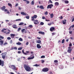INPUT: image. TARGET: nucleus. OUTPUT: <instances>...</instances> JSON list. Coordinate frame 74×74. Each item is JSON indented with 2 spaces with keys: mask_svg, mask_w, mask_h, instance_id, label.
<instances>
[{
  "mask_svg": "<svg viewBox=\"0 0 74 74\" xmlns=\"http://www.w3.org/2000/svg\"><path fill=\"white\" fill-rule=\"evenodd\" d=\"M37 18V16L36 15H34V16L32 17H31V21H33V22H34V23L35 25H37V23H38V20H34V19H36ZM36 22H38V23H36Z\"/></svg>",
  "mask_w": 74,
  "mask_h": 74,
  "instance_id": "obj_1",
  "label": "nucleus"
},
{
  "mask_svg": "<svg viewBox=\"0 0 74 74\" xmlns=\"http://www.w3.org/2000/svg\"><path fill=\"white\" fill-rule=\"evenodd\" d=\"M24 66L25 70L27 71H31V68L29 66L27 65L26 64H24Z\"/></svg>",
  "mask_w": 74,
  "mask_h": 74,
  "instance_id": "obj_2",
  "label": "nucleus"
},
{
  "mask_svg": "<svg viewBox=\"0 0 74 74\" xmlns=\"http://www.w3.org/2000/svg\"><path fill=\"white\" fill-rule=\"evenodd\" d=\"M4 61L0 59V66H1L2 67H3L4 66Z\"/></svg>",
  "mask_w": 74,
  "mask_h": 74,
  "instance_id": "obj_3",
  "label": "nucleus"
},
{
  "mask_svg": "<svg viewBox=\"0 0 74 74\" xmlns=\"http://www.w3.org/2000/svg\"><path fill=\"white\" fill-rule=\"evenodd\" d=\"M49 71V69L47 68H45L43 69L42 71L43 72H47Z\"/></svg>",
  "mask_w": 74,
  "mask_h": 74,
  "instance_id": "obj_4",
  "label": "nucleus"
},
{
  "mask_svg": "<svg viewBox=\"0 0 74 74\" xmlns=\"http://www.w3.org/2000/svg\"><path fill=\"white\" fill-rule=\"evenodd\" d=\"M53 5L52 4H51L50 5H49L47 7V9H49V8H50V9H51V8H52V7H53Z\"/></svg>",
  "mask_w": 74,
  "mask_h": 74,
  "instance_id": "obj_5",
  "label": "nucleus"
},
{
  "mask_svg": "<svg viewBox=\"0 0 74 74\" xmlns=\"http://www.w3.org/2000/svg\"><path fill=\"white\" fill-rule=\"evenodd\" d=\"M12 66L13 67V70H18V68L16 67L15 66L12 65Z\"/></svg>",
  "mask_w": 74,
  "mask_h": 74,
  "instance_id": "obj_6",
  "label": "nucleus"
},
{
  "mask_svg": "<svg viewBox=\"0 0 74 74\" xmlns=\"http://www.w3.org/2000/svg\"><path fill=\"white\" fill-rule=\"evenodd\" d=\"M50 31L51 32H54L55 31V28L54 27H51L50 28Z\"/></svg>",
  "mask_w": 74,
  "mask_h": 74,
  "instance_id": "obj_7",
  "label": "nucleus"
},
{
  "mask_svg": "<svg viewBox=\"0 0 74 74\" xmlns=\"http://www.w3.org/2000/svg\"><path fill=\"white\" fill-rule=\"evenodd\" d=\"M0 45L2 46L4 44V40H0Z\"/></svg>",
  "mask_w": 74,
  "mask_h": 74,
  "instance_id": "obj_8",
  "label": "nucleus"
},
{
  "mask_svg": "<svg viewBox=\"0 0 74 74\" xmlns=\"http://www.w3.org/2000/svg\"><path fill=\"white\" fill-rule=\"evenodd\" d=\"M15 34H10L11 37L12 38H14V37H15Z\"/></svg>",
  "mask_w": 74,
  "mask_h": 74,
  "instance_id": "obj_9",
  "label": "nucleus"
},
{
  "mask_svg": "<svg viewBox=\"0 0 74 74\" xmlns=\"http://www.w3.org/2000/svg\"><path fill=\"white\" fill-rule=\"evenodd\" d=\"M36 47L37 48H38V49H39L40 48H41V46H40V45L39 44H37Z\"/></svg>",
  "mask_w": 74,
  "mask_h": 74,
  "instance_id": "obj_10",
  "label": "nucleus"
},
{
  "mask_svg": "<svg viewBox=\"0 0 74 74\" xmlns=\"http://www.w3.org/2000/svg\"><path fill=\"white\" fill-rule=\"evenodd\" d=\"M34 58V56H33L32 57H29L28 58V60H32Z\"/></svg>",
  "mask_w": 74,
  "mask_h": 74,
  "instance_id": "obj_11",
  "label": "nucleus"
},
{
  "mask_svg": "<svg viewBox=\"0 0 74 74\" xmlns=\"http://www.w3.org/2000/svg\"><path fill=\"white\" fill-rule=\"evenodd\" d=\"M24 24V23H19L18 24L19 26H22V25H26V24H25L24 25H23Z\"/></svg>",
  "mask_w": 74,
  "mask_h": 74,
  "instance_id": "obj_12",
  "label": "nucleus"
},
{
  "mask_svg": "<svg viewBox=\"0 0 74 74\" xmlns=\"http://www.w3.org/2000/svg\"><path fill=\"white\" fill-rule=\"evenodd\" d=\"M71 51H72V49H68L67 52L68 53H71Z\"/></svg>",
  "mask_w": 74,
  "mask_h": 74,
  "instance_id": "obj_13",
  "label": "nucleus"
},
{
  "mask_svg": "<svg viewBox=\"0 0 74 74\" xmlns=\"http://www.w3.org/2000/svg\"><path fill=\"white\" fill-rule=\"evenodd\" d=\"M21 15H27L26 13L23 12H21Z\"/></svg>",
  "mask_w": 74,
  "mask_h": 74,
  "instance_id": "obj_14",
  "label": "nucleus"
},
{
  "mask_svg": "<svg viewBox=\"0 0 74 74\" xmlns=\"http://www.w3.org/2000/svg\"><path fill=\"white\" fill-rule=\"evenodd\" d=\"M5 8V6H3V7L1 8V10H2L3 11L4 10Z\"/></svg>",
  "mask_w": 74,
  "mask_h": 74,
  "instance_id": "obj_15",
  "label": "nucleus"
},
{
  "mask_svg": "<svg viewBox=\"0 0 74 74\" xmlns=\"http://www.w3.org/2000/svg\"><path fill=\"white\" fill-rule=\"evenodd\" d=\"M52 24V25H53V24H54V23L53 22H52L50 23H48V25L49 26H51V25Z\"/></svg>",
  "mask_w": 74,
  "mask_h": 74,
  "instance_id": "obj_16",
  "label": "nucleus"
},
{
  "mask_svg": "<svg viewBox=\"0 0 74 74\" xmlns=\"http://www.w3.org/2000/svg\"><path fill=\"white\" fill-rule=\"evenodd\" d=\"M66 21H67L66 20H65L63 21L62 23L63 25H65L66 24Z\"/></svg>",
  "mask_w": 74,
  "mask_h": 74,
  "instance_id": "obj_17",
  "label": "nucleus"
},
{
  "mask_svg": "<svg viewBox=\"0 0 74 74\" xmlns=\"http://www.w3.org/2000/svg\"><path fill=\"white\" fill-rule=\"evenodd\" d=\"M40 8V9H42V10H43L44 9V6H43L42 5H40L39 7Z\"/></svg>",
  "mask_w": 74,
  "mask_h": 74,
  "instance_id": "obj_18",
  "label": "nucleus"
},
{
  "mask_svg": "<svg viewBox=\"0 0 74 74\" xmlns=\"http://www.w3.org/2000/svg\"><path fill=\"white\" fill-rule=\"evenodd\" d=\"M8 6H9V7H10V8H12V4H11L10 3H8Z\"/></svg>",
  "mask_w": 74,
  "mask_h": 74,
  "instance_id": "obj_19",
  "label": "nucleus"
},
{
  "mask_svg": "<svg viewBox=\"0 0 74 74\" xmlns=\"http://www.w3.org/2000/svg\"><path fill=\"white\" fill-rule=\"evenodd\" d=\"M38 33H39V34H45V33L41 32H39Z\"/></svg>",
  "mask_w": 74,
  "mask_h": 74,
  "instance_id": "obj_20",
  "label": "nucleus"
},
{
  "mask_svg": "<svg viewBox=\"0 0 74 74\" xmlns=\"http://www.w3.org/2000/svg\"><path fill=\"white\" fill-rule=\"evenodd\" d=\"M55 4L56 6H58L59 5V3L58 2H56L55 3Z\"/></svg>",
  "mask_w": 74,
  "mask_h": 74,
  "instance_id": "obj_21",
  "label": "nucleus"
},
{
  "mask_svg": "<svg viewBox=\"0 0 74 74\" xmlns=\"http://www.w3.org/2000/svg\"><path fill=\"white\" fill-rule=\"evenodd\" d=\"M36 42L37 43H38V44H41V41L40 40H38Z\"/></svg>",
  "mask_w": 74,
  "mask_h": 74,
  "instance_id": "obj_22",
  "label": "nucleus"
},
{
  "mask_svg": "<svg viewBox=\"0 0 74 74\" xmlns=\"http://www.w3.org/2000/svg\"><path fill=\"white\" fill-rule=\"evenodd\" d=\"M6 55V54H5V55H3L2 56V58L3 59H4L5 58V56Z\"/></svg>",
  "mask_w": 74,
  "mask_h": 74,
  "instance_id": "obj_23",
  "label": "nucleus"
},
{
  "mask_svg": "<svg viewBox=\"0 0 74 74\" xmlns=\"http://www.w3.org/2000/svg\"><path fill=\"white\" fill-rule=\"evenodd\" d=\"M14 26H16V25H13L12 27L13 28H14V29H16L17 28V27H14Z\"/></svg>",
  "mask_w": 74,
  "mask_h": 74,
  "instance_id": "obj_24",
  "label": "nucleus"
},
{
  "mask_svg": "<svg viewBox=\"0 0 74 74\" xmlns=\"http://www.w3.org/2000/svg\"><path fill=\"white\" fill-rule=\"evenodd\" d=\"M34 1L33 0L31 2V5H34Z\"/></svg>",
  "mask_w": 74,
  "mask_h": 74,
  "instance_id": "obj_25",
  "label": "nucleus"
},
{
  "mask_svg": "<svg viewBox=\"0 0 74 74\" xmlns=\"http://www.w3.org/2000/svg\"><path fill=\"white\" fill-rule=\"evenodd\" d=\"M53 14H50L51 18H52L53 17Z\"/></svg>",
  "mask_w": 74,
  "mask_h": 74,
  "instance_id": "obj_26",
  "label": "nucleus"
},
{
  "mask_svg": "<svg viewBox=\"0 0 74 74\" xmlns=\"http://www.w3.org/2000/svg\"><path fill=\"white\" fill-rule=\"evenodd\" d=\"M64 2L65 4H69V1H65Z\"/></svg>",
  "mask_w": 74,
  "mask_h": 74,
  "instance_id": "obj_27",
  "label": "nucleus"
},
{
  "mask_svg": "<svg viewBox=\"0 0 74 74\" xmlns=\"http://www.w3.org/2000/svg\"><path fill=\"white\" fill-rule=\"evenodd\" d=\"M40 65L39 64L38 65L37 64H36L35 65H33V66H35L36 67H38V66H40Z\"/></svg>",
  "mask_w": 74,
  "mask_h": 74,
  "instance_id": "obj_28",
  "label": "nucleus"
},
{
  "mask_svg": "<svg viewBox=\"0 0 74 74\" xmlns=\"http://www.w3.org/2000/svg\"><path fill=\"white\" fill-rule=\"evenodd\" d=\"M16 44L17 45H21V44H22V43L20 42H18L16 43Z\"/></svg>",
  "mask_w": 74,
  "mask_h": 74,
  "instance_id": "obj_29",
  "label": "nucleus"
},
{
  "mask_svg": "<svg viewBox=\"0 0 74 74\" xmlns=\"http://www.w3.org/2000/svg\"><path fill=\"white\" fill-rule=\"evenodd\" d=\"M29 52H30V51H26V54H25V55H27V53H29Z\"/></svg>",
  "mask_w": 74,
  "mask_h": 74,
  "instance_id": "obj_30",
  "label": "nucleus"
},
{
  "mask_svg": "<svg viewBox=\"0 0 74 74\" xmlns=\"http://www.w3.org/2000/svg\"><path fill=\"white\" fill-rule=\"evenodd\" d=\"M18 40L20 41H23V39H22V38H20Z\"/></svg>",
  "mask_w": 74,
  "mask_h": 74,
  "instance_id": "obj_31",
  "label": "nucleus"
},
{
  "mask_svg": "<svg viewBox=\"0 0 74 74\" xmlns=\"http://www.w3.org/2000/svg\"><path fill=\"white\" fill-rule=\"evenodd\" d=\"M25 31V29H23L21 30V32L22 33H24Z\"/></svg>",
  "mask_w": 74,
  "mask_h": 74,
  "instance_id": "obj_32",
  "label": "nucleus"
},
{
  "mask_svg": "<svg viewBox=\"0 0 74 74\" xmlns=\"http://www.w3.org/2000/svg\"><path fill=\"white\" fill-rule=\"evenodd\" d=\"M15 49L16 50H17V47H14V48H13V47H12V49Z\"/></svg>",
  "mask_w": 74,
  "mask_h": 74,
  "instance_id": "obj_33",
  "label": "nucleus"
},
{
  "mask_svg": "<svg viewBox=\"0 0 74 74\" xmlns=\"http://www.w3.org/2000/svg\"><path fill=\"white\" fill-rule=\"evenodd\" d=\"M44 24V23L43 22H41L40 23V25H43Z\"/></svg>",
  "mask_w": 74,
  "mask_h": 74,
  "instance_id": "obj_34",
  "label": "nucleus"
},
{
  "mask_svg": "<svg viewBox=\"0 0 74 74\" xmlns=\"http://www.w3.org/2000/svg\"><path fill=\"white\" fill-rule=\"evenodd\" d=\"M7 44H8V43H7V42H5L4 44H3V45H7Z\"/></svg>",
  "mask_w": 74,
  "mask_h": 74,
  "instance_id": "obj_35",
  "label": "nucleus"
},
{
  "mask_svg": "<svg viewBox=\"0 0 74 74\" xmlns=\"http://www.w3.org/2000/svg\"><path fill=\"white\" fill-rule=\"evenodd\" d=\"M22 49V47H19L18 48V50L20 51V50H21Z\"/></svg>",
  "mask_w": 74,
  "mask_h": 74,
  "instance_id": "obj_36",
  "label": "nucleus"
},
{
  "mask_svg": "<svg viewBox=\"0 0 74 74\" xmlns=\"http://www.w3.org/2000/svg\"><path fill=\"white\" fill-rule=\"evenodd\" d=\"M21 30V27H19L18 28L17 31L18 32H19V31H20V30Z\"/></svg>",
  "mask_w": 74,
  "mask_h": 74,
  "instance_id": "obj_37",
  "label": "nucleus"
},
{
  "mask_svg": "<svg viewBox=\"0 0 74 74\" xmlns=\"http://www.w3.org/2000/svg\"><path fill=\"white\" fill-rule=\"evenodd\" d=\"M25 1L27 2V4H29V3H30V2L29 1H27V0Z\"/></svg>",
  "mask_w": 74,
  "mask_h": 74,
  "instance_id": "obj_38",
  "label": "nucleus"
},
{
  "mask_svg": "<svg viewBox=\"0 0 74 74\" xmlns=\"http://www.w3.org/2000/svg\"><path fill=\"white\" fill-rule=\"evenodd\" d=\"M58 60H56L54 61V63H58Z\"/></svg>",
  "mask_w": 74,
  "mask_h": 74,
  "instance_id": "obj_39",
  "label": "nucleus"
},
{
  "mask_svg": "<svg viewBox=\"0 0 74 74\" xmlns=\"http://www.w3.org/2000/svg\"><path fill=\"white\" fill-rule=\"evenodd\" d=\"M41 58H45V57L44 56H42L41 57Z\"/></svg>",
  "mask_w": 74,
  "mask_h": 74,
  "instance_id": "obj_40",
  "label": "nucleus"
},
{
  "mask_svg": "<svg viewBox=\"0 0 74 74\" xmlns=\"http://www.w3.org/2000/svg\"><path fill=\"white\" fill-rule=\"evenodd\" d=\"M45 15H48V12L47 11H46L45 13Z\"/></svg>",
  "mask_w": 74,
  "mask_h": 74,
  "instance_id": "obj_41",
  "label": "nucleus"
},
{
  "mask_svg": "<svg viewBox=\"0 0 74 74\" xmlns=\"http://www.w3.org/2000/svg\"><path fill=\"white\" fill-rule=\"evenodd\" d=\"M25 18L27 19H29V16H26L25 17Z\"/></svg>",
  "mask_w": 74,
  "mask_h": 74,
  "instance_id": "obj_42",
  "label": "nucleus"
},
{
  "mask_svg": "<svg viewBox=\"0 0 74 74\" xmlns=\"http://www.w3.org/2000/svg\"><path fill=\"white\" fill-rule=\"evenodd\" d=\"M22 52V53H23V54H24V55H25V54H26V53L24 52V50H23Z\"/></svg>",
  "mask_w": 74,
  "mask_h": 74,
  "instance_id": "obj_43",
  "label": "nucleus"
},
{
  "mask_svg": "<svg viewBox=\"0 0 74 74\" xmlns=\"http://www.w3.org/2000/svg\"><path fill=\"white\" fill-rule=\"evenodd\" d=\"M7 40H11V37H8L7 38Z\"/></svg>",
  "mask_w": 74,
  "mask_h": 74,
  "instance_id": "obj_44",
  "label": "nucleus"
},
{
  "mask_svg": "<svg viewBox=\"0 0 74 74\" xmlns=\"http://www.w3.org/2000/svg\"><path fill=\"white\" fill-rule=\"evenodd\" d=\"M21 21V19H19L16 20V21Z\"/></svg>",
  "mask_w": 74,
  "mask_h": 74,
  "instance_id": "obj_45",
  "label": "nucleus"
},
{
  "mask_svg": "<svg viewBox=\"0 0 74 74\" xmlns=\"http://www.w3.org/2000/svg\"><path fill=\"white\" fill-rule=\"evenodd\" d=\"M29 27H30L31 28H32V27H33V25H29Z\"/></svg>",
  "mask_w": 74,
  "mask_h": 74,
  "instance_id": "obj_46",
  "label": "nucleus"
},
{
  "mask_svg": "<svg viewBox=\"0 0 74 74\" xmlns=\"http://www.w3.org/2000/svg\"><path fill=\"white\" fill-rule=\"evenodd\" d=\"M44 60H41L42 63H44Z\"/></svg>",
  "mask_w": 74,
  "mask_h": 74,
  "instance_id": "obj_47",
  "label": "nucleus"
},
{
  "mask_svg": "<svg viewBox=\"0 0 74 74\" xmlns=\"http://www.w3.org/2000/svg\"><path fill=\"white\" fill-rule=\"evenodd\" d=\"M64 39H63L62 40V44L64 43Z\"/></svg>",
  "mask_w": 74,
  "mask_h": 74,
  "instance_id": "obj_48",
  "label": "nucleus"
},
{
  "mask_svg": "<svg viewBox=\"0 0 74 74\" xmlns=\"http://www.w3.org/2000/svg\"><path fill=\"white\" fill-rule=\"evenodd\" d=\"M0 38H2V39H4V37L1 36L0 37Z\"/></svg>",
  "mask_w": 74,
  "mask_h": 74,
  "instance_id": "obj_49",
  "label": "nucleus"
},
{
  "mask_svg": "<svg viewBox=\"0 0 74 74\" xmlns=\"http://www.w3.org/2000/svg\"><path fill=\"white\" fill-rule=\"evenodd\" d=\"M73 19H72V22H73L74 21V16H73Z\"/></svg>",
  "mask_w": 74,
  "mask_h": 74,
  "instance_id": "obj_50",
  "label": "nucleus"
},
{
  "mask_svg": "<svg viewBox=\"0 0 74 74\" xmlns=\"http://www.w3.org/2000/svg\"><path fill=\"white\" fill-rule=\"evenodd\" d=\"M18 10H21V7H18Z\"/></svg>",
  "mask_w": 74,
  "mask_h": 74,
  "instance_id": "obj_51",
  "label": "nucleus"
},
{
  "mask_svg": "<svg viewBox=\"0 0 74 74\" xmlns=\"http://www.w3.org/2000/svg\"><path fill=\"white\" fill-rule=\"evenodd\" d=\"M72 46V44L71 43H70L69 45V47H71Z\"/></svg>",
  "mask_w": 74,
  "mask_h": 74,
  "instance_id": "obj_52",
  "label": "nucleus"
},
{
  "mask_svg": "<svg viewBox=\"0 0 74 74\" xmlns=\"http://www.w3.org/2000/svg\"><path fill=\"white\" fill-rule=\"evenodd\" d=\"M10 44H12V40H10Z\"/></svg>",
  "mask_w": 74,
  "mask_h": 74,
  "instance_id": "obj_53",
  "label": "nucleus"
},
{
  "mask_svg": "<svg viewBox=\"0 0 74 74\" xmlns=\"http://www.w3.org/2000/svg\"><path fill=\"white\" fill-rule=\"evenodd\" d=\"M52 36H53L54 35H55V33L53 32V33H52Z\"/></svg>",
  "mask_w": 74,
  "mask_h": 74,
  "instance_id": "obj_54",
  "label": "nucleus"
},
{
  "mask_svg": "<svg viewBox=\"0 0 74 74\" xmlns=\"http://www.w3.org/2000/svg\"><path fill=\"white\" fill-rule=\"evenodd\" d=\"M26 44L27 45H28V44H29V42H27Z\"/></svg>",
  "mask_w": 74,
  "mask_h": 74,
  "instance_id": "obj_55",
  "label": "nucleus"
},
{
  "mask_svg": "<svg viewBox=\"0 0 74 74\" xmlns=\"http://www.w3.org/2000/svg\"><path fill=\"white\" fill-rule=\"evenodd\" d=\"M42 19H45V16H43L42 17Z\"/></svg>",
  "mask_w": 74,
  "mask_h": 74,
  "instance_id": "obj_56",
  "label": "nucleus"
},
{
  "mask_svg": "<svg viewBox=\"0 0 74 74\" xmlns=\"http://www.w3.org/2000/svg\"><path fill=\"white\" fill-rule=\"evenodd\" d=\"M18 5V3H16V5H15V6L17 7Z\"/></svg>",
  "mask_w": 74,
  "mask_h": 74,
  "instance_id": "obj_57",
  "label": "nucleus"
},
{
  "mask_svg": "<svg viewBox=\"0 0 74 74\" xmlns=\"http://www.w3.org/2000/svg\"><path fill=\"white\" fill-rule=\"evenodd\" d=\"M71 27H72V28H73L74 27V25H73L72 26H70Z\"/></svg>",
  "mask_w": 74,
  "mask_h": 74,
  "instance_id": "obj_58",
  "label": "nucleus"
},
{
  "mask_svg": "<svg viewBox=\"0 0 74 74\" xmlns=\"http://www.w3.org/2000/svg\"><path fill=\"white\" fill-rule=\"evenodd\" d=\"M18 53H21V52L19 51L18 52Z\"/></svg>",
  "mask_w": 74,
  "mask_h": 74,
  "instance_id": "obj_59",
  "label": "nucleus"
},
{
  "mask_svg": "<svg viewBox=\"0 0 74 74\" xmlns=\"http://www.w3.org/2000/svg\"><path fill=\"white\" fill-rule=\"evenodd\" d=\"M60 19H63V16H61L60 17Z\"/></svg>",
  "mask_w": 74,
  "mask_h": 74,
  "instance_id": "obj_60",
  "label": "nucleus"
},
{
  "mask_svg": "<svg viewBox=\"0 0 74 74\" xmlns=\"http://www.w3.org/2000/svg\"><path fill=\"white\" fill-rule=\"evenodd\" d=\"M71 27H70L69 28V30H70H70H71Z\"/></svg>",
  "mask_w": 74,
  "mask_h": 74,
  "instance_id": "obj_61",
  "label": "nucleus"
},
{
  "mask_svg": "<svg viewBox=\"0 0 74 74\" xmlns=\"http://www.w3.org/2000/svg\"><path fill=\"white\" fill-rule=\"evenodd\" d=\"M69 34H72V31H69Z\"/></svg>",
  "mask_w": 74,
  "mask_h": 74,
  "instance_id": "obj_62",
  "label": "nucleus"
},
{
  "mask_svg": "<svg viewBox=\"0 0 74 74\" xmlns=\"http://www.w3.org/2000/svg\"><path fill=\"white\" fill-rule=\"evenodd\" d=\"M8 25L9 26H11V25L12 24H10V23H9L8 24Z\"/></svg>",
  "mask_w": 74,
  "mask_h": 74,
  "instance_id": "obj_63",
  "label": "nucleus"
},
{
  "mask_svg": "<svg viewBox=\"0 0 74 74\" xmlns=\"http://www.w3.org/2000/svg\"><path fill=\"white\" fill-rule=\"evenodd\" d=\"M6 34H10V32H7V33H6Z\"/></svg>",
  "mask_w": 74,
  "mask_h": 74,
  "instance_id": "obj_64",
  "label": "nucleus"
}]
</instances>
